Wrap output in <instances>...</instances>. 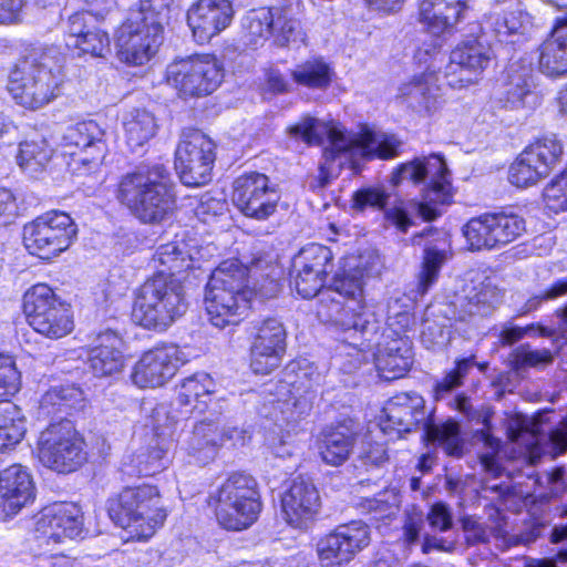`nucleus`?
Here are the masks:
<instances>
[{
  "instance_id": "f257e3e1",
  "label": "nucleus",
  "mask_w": 567,
  "mask_h": 567,
  "mask_svg": "<svg viewBox=\"0 0 567 567\" xmlns=\"http://www.w3.org/2000/svg\"><path fill=\"white\" fill-rule=\"evenodd\" d=\"M287 132L308 145H320L327 140L329 146L323 152L327 162L342 155L351 158L389 159L398 156L402 146V142L394 135L371 130L351 135L339 124L326 123L310 115L301 116Z\"/></svg>"
},
{
  "instance_id": "f03ea898",
  "label": "nucleus",
  "mask_w": 567,
  "mask_h": 567,
  "mask_svg": "<svg viewBox=\"0 0 567 567\" xmlns=\"http://www.w3.org/2000/svg\"><path fill=\"white\" fill-rule=\"evenodd\" d=\"M116 198L146 225H161L177 209L176 186L163 164L138 166L124 174L117 185Z\"/></svg>"
},
{
  "instance_id": "7ed1b4c3",
  "label": "nucleus",
  "mask_w": 567,
  "mask_h": 567,
  "mask_svg": "<svg viewBox=\"0 0 567 567\" xmlns=\"http://www.w3.org/2000/svg\"><path fill=\"white\" fill-rule=\"evenodd\" d=\"M62 82L55 49H34L11 71L8 90L19 105L38 110L60 94Z\"/></svg>"
},
{
  "instance_id": "20e7f679",
  "label": "nucleus",
  "mask_w": 567,
  "mask_h": 567,
  "mask_svg": "<svg viewBox=\"0 0 567 567\" xmlns=\"http://www.w3.org/2000/svg\"><path fill=\"white\" fill-rule=\"evenodd\" d=\"M252 292L247 288V267L237 260L223 261L210 275L205 307L213 326L237 324L250 308Z\"/></svg>"
},
{
  "instance_id": "39448f33",
  "label": "nucleus",
  "mask_w": 567,
  "mask_h": 567,
  "mask_svg": "<svg viewBox=\"0 0 567 567\" xmlns=\"http://www.w3.org/2000/svg\"><path fill=\"white\" fill-rule=\"evenodd\" d=\"M187 308L182 279L157 271L137 289L132 316L141 327L163 331L183 317Z\"/></svg>"
},
{
  "instance_id": "423d86ee",
  "label": "nucleus",
  "mask_w": 567,
  "mask_h": 567,
  "mask_svg": "<svg viewBox=\"0 0 567 567\" xmlns=\"http://www.w3.org/2000/svg\"><path fill=\"white\" fill-rule=\"evenodd\" d=\"M110 518L132 538L147 539L166 519V511L155 486L126 487L107 501Z\"/></svg>"
},
{
  "instance_id": "0eeeda50",
  "label": "nucleus",
  "mask_w": 567,
  "mask_h": 567,
  "mask_svg": "<svg viewBox=\"0 0 567 567\" xmlns=\"http://www.w3.org/2000/svg\"><path fill=\"white\" fill-rule=\"evenodd\" d=\"M362 280L355 274L337 276L330 288L321 292V306L327 317L344 331L359 332L365 340L377 333L374 315L361 302Z\"/></svg>"
},
{
  "instance_id": "6e6552de",
  "label": "nucleus",
  "mask_w": 567,
  "mask_h": 567,
  "mask_svg": "<svg viewBox=\"0 0 567 567\" xmlns=\"http://www.w3.org/2000/svg\"><path fill=\"white\" fill-rule=\"evenodd\" d=\"M216 518L224 528L243 530L250 527L261 512L256 480L246 473L230 474L212 496Z\"/></svg>"
},
{
  "instance_id": "1a4fd4ad",
  "label": "nucleus",
  "mask_w": 567,
  "mask_h": 567,
  "mask_svg": "<svg viewBox=\"0 0 567 567\" xmlns=\"http://www.w3.org/2000/svg\"><path fill=\"white\" fill-rule=\"evenodd\" d=\"M450 172L443 157L432 154L429 157H416L399 165L391 174L390 183L394 187L403 184H424L423 198L425 204L420 205V214L424 219H434L439 213L429 204H445L451 197Z\"/></svg>"
},
{
  "instance_id": "9d476101",
  "label": "nucleus",
  "mask_w": 567,
  "mask_h": 567,
  "mask_svg": "<svg viewBox=\"0 0 567 567\" xmlns=\"http://www.w3.org/2000/svg\"><path fill=\"white\" fill-rule=\"evenodd\" d=\"M23 310L29 324L44 337L59 339L73 330L70 306L45 284L34 285L27 290Z\"/></svg>"
},
{
  "instance_id": "9b49d317",
  "label": "nucleus",
  "mask_w": 567,
  "mask_h": 567,
  "mask_svg": "<svg viewBox=\"0 0 567 567\" xmlns=\"http://www.w3.org/2000/svg\"><path fill=\"white\" fill-rule=\"evenodd\" d=\"M163 23L141 11H128L115 35L118 60L127 65H144L157 52L163 40Z\"/></svg>"
},
{
  "instance_id": "f8f14e48",
  "label": "nucleus",
  "mask_w": 567,
  "mask_h": 567,
  "mask_svg": "<svg viewBox=\"0 0 567 567\" xmlns=\"http://www.w3.org/2000/svg\"><path fill=\"white\" fill-rule=\"evenodd\" d=\"M39 460L59 473L78 470L86 461L84 441L70 420L50 424L40 433Z\"/></svg>"
},
{
  "instance_id": "ddd939ff",
  "label": "nucleus",
  "mask_w": 567,
  "mask_h": 567,
  "mask_svg": "<svg viewBox=\"0 0 567 567\" xmlns=\"http://www.w3.org/2000/svg\"><path fill=\"white\" fill-rule=\"evenodd\" d=\"M223 68L209 54L174 60L166 69V81L183 99L213 93L223 81Z\"/></svg>"
},
{
  "instance_id": "4468645a",
  "label": "nucleus",
  "mask_w": 567,
  "mask_h": 567,
  "mask_svg": "<svg viewBox=\"0 0 567 567\" xmlns=\"http://www.w3.org/2000/svg\"><path fill=\"white\" fill-rule=\"evenodd\" d=\"M76 231V226L68 214L49 212L24 226L23 241L32 255L49 259L66 250Z\"/></svg>"
},
{
  "instance_id": "2eb2a0df",
  "label": "nucleus",
  "mask_w": 567,
  "mask_h": 567,
  "mask_svg": "<svg viewBox=\"0 0 567 567\" xmlns=\"http://www.w3.org/2000/svg\"><path fill=\"white\" fill-rule=\"evenodd\" d=\"M214 161L215 144L210 138L196 130L183 134L175 153V168L184 185L199 187L210 182Z\"/></svg>"
},
{
  "instance_id": "dca6fc26",
  "label": "nucleus",
  "mask_w": 567,
  "mask_h": 567,
  "mask_svg": "<svg viewBox=\"0 0 567 567\" xmlns=\"http://www.w3.org/2000/svg\"><path fill=\"white\" fill-rule=\"evenodd\" d=\"M83 532L80 507L73 503H59L43 508L37 518L33 542L38 554H44L54 545L74 539Z\"/></svg>"
},
{
  "instance_id": "f3484780",
  "label": "nucleus",
  "mask_w": 567,
  "mask_h": 567,
  "mask_svg": "<svg viewBox=\"0 0 567 567\" xmlns=\"http://www.w3.org/2000/svg\"><path fill=\"white\" fill-rule=\"evenodd\" d=\"M563 154L555 136H545L528 145L511 165L508 181L517 187L535 185L549 175Z\"/></svg>"
},
{
  "instance_id": "a211bd4d",
  "label": "nucleus",
  "mask_w": 567,
  "mask_h": 567,
  "mask_svg": "<svg viewBox=\"0 0 567 567\" xmlns=\"http://www.w3.org/2000/svg\"><path fill=\"white\" fill-rule=\"evenodd\" d=\"M370 544V528L362 520L338 526L317 544V554L322 567H340L350 563Z\"/></svg>"
},
{
  "instance_id": "6ab92c4d",
  "label": "nucleus",
  "mask_w": 567,
  "mask_h": 567,
  "mask_svg": "<svg viewBox=\"0 0 567 567\" xmlns=\"http://www.w3.org/2000/svg\"><path fill=\"white\" fill-rule=\"evenodd\" d=\"M280 195L270 186L269 178L260 173H249L236 178L233 202L247 217L265 220L277 209Z\"/></svg>"
},
{
  "instance_id": "aec40b11",
  "label": "nucleus",
  "mask_w": 567,
  "mask_h": 567,
  "mask_svg": "<svg viewBox=\"0 0 567 567\" xmlns=\"http://www.w3.org/2000/svg\"><path fill=\"white\" fill-rule=\"evenodd\" d=\"M286 329L276 318L254 323L250 368L256 374H269L280 365L286 352Z\"/></svg>"
},
{
  "instance_id": "412c9836",
  "label": "nucleus",
  "mask_w": 567,
  "mask_h": 567,
  "mask_svg": "<svg viewBox=\"0 0 567 567\" xmlns=\"http://www.w3.org/2000/svg\"><path fill=\"white\" fill-rule=\"evenodd\" d=\"M104 131L94 121H86L68 128L64 141L80 150L72 153V171L79 175L95 172L106 153Z\"/></svg>"
},
{
  "instance_id": "4be33fe9",
  "label": "nucleus",
  "mask_w": 567,
  "mask_h": 567,
  "mask_svg": "<svg viewBox=\"0 0 567 567\" xmlns=\"http://www.w3.org/2000/svg\"><path fill=\"white\" fill-rule=\"evenodd\" d=\"M225 401L216 396V382L205 372L195 373L183 380L175 399L181 419L192 414L209 412V416L221 415Z\"/></svg>"
},
{
  "instance_id": "5701e85b",
  "label": "nucleus",
  "mask_w": 567,
  "mask_h": 567,
  "mask_svg": "<svg viewBox=\"0 0 567 567\" xmlns=\"http://www.w3.org/2000/svg\"><path fill=\"white\" fill-rule=\"evenodd\" d=\"M491 48L478 40L458 44L450 54L444 68V76L452 87H463L473 83L491 61Z\"/></svg>"
},
{
  "instance_id": "b1692460",
  "label": "nucleus",
  "mask_w": 567,
  "mask_h": 567,
  "mask_svg": "<svg viewBox=\"0 0 567 567\" xmlns=\"http://www.w3.org/2000/svg\"><path fill=\"white\" fill-rule=\"evenodd\" d=\"M176 346L154 348L146 351L134 365L132 381L140 388H156L173 378L184 360Z\"/></svg>"
},
{
  "instance_id": "393cba45",
  "label": "nucleus",
  "mask_w": 567,
  "mask_h": 567,
  "mask_svg": "<svg viewBox=\"0 0 567 567\" xmlns=\"http://www.w3.org/2000/svg\"><path fill=\"white\" fill-rule=\"evenodd\" d=\"M284 517L296 528H306L320 508L317 487L308 477H295L281 497Z\"/></svg>"
},
{
  "instance_id": "a878e982",
  "label": "nucleus",
  "mask_w": 567,
  "mask_h": 567,
  "mask_svg": "<svg viewBox=\"0 0 567 567\" xmlns=\"http://www.w3.org/2000/svg\"><path fill=\"white\" fill-rule=\"evenodd\" d=\"M34 499V483L27 467L12 464L0 471V520L16 516Z\"/></svg>"
},
{
  "instance_id": "bb28decb",
  "label": "nucleus",
  "mask_w": 567,
  "mask_h": 567,
  "mask_svg": "<svg viewBox=\"0 0 567 567\" xmlns=\"http://www.w3.org/2000/svg\"><path fill=\"white\" fill-rule=\"evenodd\" d=\"M234 18L229 0H198L187 11V23L199 43L208 42L225 30Z\"/></svg>"
},
{
  "instance_id": "cd10ccee",
  "label": "nucleus",
  "mask_w": 567,
  "mask_h": 567,
  "mask_svg": "<svg viewBox=\"0 0 567 567\" xmlns=\"http://www.w3.org/2000/svg\"><path fill=\"white\" fill-rule=\"evenodd\" d=\"M507 434L511 441L530 447L533 458L539 456L540 453L556 457L567 451V417L550 432L544 445L542 442L544 437H539L534 425L523 415H516L508 420Z\"/></svg>"
},
{
  "instance_id": "c85d7f7f",
  "label": "nucleus",
  "mask_w": 567,
  "mask_h": 567,
  "mask_svg": "<svg viewBox=\"0 0 567 567\" xmlns=\"http://www.w3.org/2000/svg\"><path fill=\"white\" fill-rule=\"evenodd\" d=\"M380 429L384 434L411 432L414 426L425 421L424 400L416 393H401L388 401L383 409Z\"/></svg>"
},
{
  "instance_id": "c756f323",
  "label": "nucleus",
  "mask_w": 567,
  "mask_h": 567,
  "mask_svg": "<svg viewBox=\"0 0 567 567\" xmlns=\"http://www.w3.org/2000/svg\"><path fill=\"white\" fill-rule=\"evenodd\" d=\"M499 101L513 110L533 109L539 103L529 63L515 61L508 65Z\"/></svg>"
},
{
  "instance_id": "7c9ffc66",
  "label": "nucleus",
  "mask_w": 567,
  "mask_h": 567,
  "mask_svg": "<svg viewBox=\"0 0 567 567\" xmlns=\"http://www.w3.org/2000/svg\"><path fill=\"white\" fill-rule=\"evenodd\" d=\"M437 75L422 73L399 89L398 99L413 112L430 115L437 111L443 103Z\"/></svg>"
},
{
  "instance_id": "2f4dec72",
  "label": "nucleus",
  "mask_w": 567,
  "mask_h": 567,
  "mask_svg": "<svg viewBox=\"0 0 567 567\" xmlns=\"http://www.w3.org/2000/svg\"><path fill=\"white\" fill-rule=\"evenodd\" d=\"M538 68L548 78L567 74V12L557 19L550 37L540 45Z\"/></svg>"
},
{
  "instance_id": "473e14b6",
  "label": "nucleus",
  "mask_w": 567,
  "mask_h": 567,
  "mask_svg": "<svg viewBox=\"0 0 567 567\" xmlns=\"http://www.w3.org/2000/svg\"><path fill=\"white\" fill-rule=\"evenodd\" d=\"M220 415L205 417L197 422L186 441V451L199 465L213 461L223 445V435L219 431Z\"/></svg>"
},
{
  "instance_id": "72a5a7b5",
  "label": "nucleus",
  "mask_w": 567,
  "mask_h": 567,
  "mask_svg": "<svg viewBox=\"0 0 567 567\" xmlns=\"http://www.w3.org/2000/svg\"><path fill=\"white\" fill-rule=\"evenodd\" d=\"M502 301V293L491 281H482L474 286L468 293L457 297L453 302L456 309L455 319L470 321L476 317L491 315Z\"/></svg>"
},
{
  "instance_id": "f704fd0d",
  "label": "nucleus",
  "mask_w": 567,
  "mask_h": 567,
  "mask_svg": "<svg viewBox=\"0 0 567 567\" xmlns=\"http://www.w3.org/2000/svg\"><path fill=\"white\" fill-rule=\"evenodd\" d=\"M355 443V432L346 423L324 429L318 436V453L330 466L342 465L350 456Z\"/></svg>"
},
{
  "instance_id": "c9c22d12",
  "label": "nucleus",
  "mask_w": 567,
  "mask_h": 567,
  "mask_svg": "<svg viewBox=\"0 0 567 567\" xmlns=\"http://www.w3.org/2000/svg\"><path fill=\"white\" fill-rule=\"evenodd\" d=\"M455 313L457 311L452 303L441 308L426 309L421 330V341L426 349L435 351L449 344L452 322L458 321L455 319Z\"/></svg>"
},
{
  "instance_id": "e433bc0d",
  "label": "nucleus",
  "mask_w": 567,
  "mask_h": 567,
  "mask_svg": "<svg viewBox=\"0 0 567 567\" xmlns=\"http://www.w3.org/2000/svg\"><path fill=\"white\" fill-rule=\"evenodd\" d=\"M477 437L483 442L486 449V451L480 455L481 464L487 475V477L482 481V491L484 493L495 494L497 498H504L507 495H511L512 485L508 481V476H506V481H501L499 483L494 482L495 480L501 478L504 474L503 467L496 460L501 441L493 436L488 432V429L482 430Z\"/></svg>"
},
{
  "instance_id": "4c0bfd02",
  "label": "nucleus",
  "mask_w": 567,
  "mask_h": 567,
  "mask_svg": "<svg viewBox=\"0 0 567 567\" xmlns=\"http://www.w3.org/2000/svg\"><path fill=\"white\" fill-rule=\"evenodd\" d=\"M97 344L89 355V363L96 377H106L121 371L123 355L120 350L121 338L113 331H105L97 336Z\"/></svg>"
},
{
  "instance_id": "58836bf2",
  "label": "nucleus",
  "mask_w": 567,
  "mask_h": 567,
  "mask_svg": "<svg viewBox=\"0 0 567 567\" xmlns=\"http://www.w3.org/2000/svg\"><path fill=\"white\" fill-rule=\"evenodd\" d=\"M465 3L466 0H421V21L427 24L432 33H441L462 19Z\"/></svg>"
},
{
  "instance_id": "ea45409f",
  "label": "nucleus",
  "mask_w": 567,
  "mask_h": 567,
  "mask_svg": "<svg viewBox=\"0 0 567 567\" xmlns=\"http://www.w3.org/2000/svg\"><path fill=\"white\" fill-rule=\"evenodd\" d=\"M413 363L412 349L403 339L391 341L375 354L380 378L392 381L406 374Z\"/></svg>"
},
{
  "instance_id": "a19ab883",
  "label": "nucleus",
  "mask_w": 567,
  "mask_h": 567,
  "mask_svg": "<svg viewBox=\"0 0 567 567\" xmlns=\"http://www.w3.org/2000/svg\"><path fill=\"white\" fill-rule=\"evenodd\" d=\"M320 380L321 375L312 362L303 358L293 360L282 371V379L278 384V393L284 391H296L297 393H300V391H316Z\"/></svg>"
},
{
  "instance_id": "79ce46f5",
  "label": "nucleus",
  "mask_w": 567,
  "mask_h": 567,
  "mask_svg": "<svg viewBox=\"0 0 567 567\" xmlns=\"http://www.w3.org/2000/svg\"><path fill=\"white\" fill-rule=\"evenodd\" d=\"M530 24L529 16L520 9L491 12L485 17L482 29L495 35L499 42L512 34L524 33Z\"/></svg>"
},
{
  "instance_id": "37998d69",
  "label": "nucleus",
  "mask_w": 567,
  "mask_h": 567,
  "mask_svg": "<svg viewBox=\"0 0 567 567\" xmlns=\"http://www.w3.org/2000/svg\"><path fill=\"white\" fill-rule=\"evenodd\" d=\"M272 8L248 11L241 19V41L249 49L262 47L271 37Z\"/></svg>"
},
{
  "instance_id": "c03bdc74",
  "label": "nucleus",
  "mask_w": 567,
  "mask_h": 567,
  "mask_svg": "<svg viewBox=\"0 0 567 567\" xmlns=\"http://www.w3.org/2000/svg\"><path fill=\"white\" fill-rule=\"evenodd\" d=\"M126 144L132 151L143 146L156 133L155 116L145 109L128 112L123 120Z\"/></svg>"
},
{
  "instance_id": "a18cd8bd",
  "label": "nucleus",
  "mask_w": 567,
  "mask_h": 567,
  "mask_svg": "<svg viewBox=\"0 0 567 567\" xmlns=\"http://www.w3.org/2000/svg\"><path fill=\"white\" fill-rule=\"evenodd\" d=\"M27 431L20 408L7 401L0 403V452L17 445Z\"/></svg>"
},
{
  "instance_id": "49530a36",
  "label": "nucleus",
  "mask_w": 567,
  "mask_h": 567,
  "mask_svg": "<svg viewBox=\"0 0 567 567\" xmlns=\"http://www.w3.org/2000/svg\"><path fill=\"white\" fill-rule=\"evenodd\" d=\"M296 83L310 89H327L332 82L333 70L322 58H311L291 71Z\"/></svg>"
},
{
  "instance_id": "de8ad7c7",
  "label": "nucleus",
  "mask_w": 567,
  "mask_h": 567,
  "mask_svg": "<svg viewBox=\"0 0 567 567\" xmlns=\"http://www.w3.org/2000/svg\"><path fill=\"white\" fill-rule=\"evenodd\" d=\"M272 17L271 38L276 45L287 47L289 43L305 42L306 33L291 10L284 7H272Z\"/></svg>"
},
{
  "instance_id": "09e8293b",
  "label": "nucleus",
  "mask_w": 567,
  "mask_h": 567,
  "mask_svg": "<svg viewBox=\"0 0 567 567\" xmlns=\"http://www.w3.org/2000/svg\"><path fill=\"white\" fill-rule=\"evenodd\" d=\"M425 433L430 441L437 443L450 456L461 457L464 454V442L460 436V426L454 421L442 424L425 422Z\"/></svg>"
},
{
  "instance_id": "8fccbe9b",
  "label": "nucleus",
  "mask_w": 567,
  "mask_h": 567,
  "mask_svg": "<svg viewBox=\"0 0 567 567\" xmlns=\"http://www.w3.org/2000/svg\"><path fill=\"white\" fill-rule=\"evenodd\" d=\"M332 251L320 244H309L293 258L292 267L326 277L332 271Z\"/></svg>"
},
{
  "instance_id": "3c124183",
  "label": "nucleus",
  "mask_w": 567,
  "mask_h": 567,
  "mask_svg": "<svg viewBox=\"0 0 567 567\" xmlns=\"http://www.w3.org/2000/svg\"><path fill=\"white\" fill-rule=\"evenodd\" d=\"M463 235L472 251L497 248L489 214L470 219L463 227Z\"/></svg>"
},
{
  "instance_id": "603ef678",
  "label": "nucleus",
  "mask_w": 567,
  "mask_h": 567,
  "mask_svg": "<svg viewBox=\"0 0 567 567\" xmlns=\"http://www.w3.org/2000/svg\"><path fill=\"white\" fill-rule=\"evenodd\" d=\"M52 156V150L44 140L20 144L17 156L19 166L30 175L42 172Z\"/></svg>"
},
{
  "instance_id": "864d4df0",
  "label": "nucleus",
  "mask_w": 567,
  "mask_h": 567,
  "mask_svg": "<svg viewBox=\"0 0 567 567\" xmlns=\"http://www.w3.org/2000/svg\"><path fill=\"white\" fill-rule=\"evenodd\" d=\"M153 261L163 267L159 271L175 278H181L179 275L192 267L187 252L177 243L161 245L154 254Z\"/></svg>"
},
{
  "instance_id": "5fc2aeb1",
  "label": "nucleus",
  "mask_w": 567,
  "mask_h": 567,
  "mask_svg": "<svg viewBox=\"0 0 567 567\" xmlns=\"http://www.w3.org/2000/svg\"><path fill=\"white\" fill-rule=\"evenodd\" d=\"M497 248L518 238L525 230V220L517 214H489Z\"/></svg>"
},
{
  "instance_id": "6e6d98bb",
  "label": "nucleus",
  "mask_w": 567,
  "mask_h": 567,
  "mask_svg": "<svg viewBox=\"0 0 567 567\" xmlns=\"http://www.w3.org/2000/svg\"><path fill=\"white\" fill-rule=\"evenodd\" d=\"M110 38L107 32L101 30L96 24L90 30L85 31V34L71 41L69 47L79 49L81 54H90L94 58H104L111 51Z\"/></svg>"
},
{
  "instance_id": "4d7b16f0",
  "label": "nucleus",
  "mask_w": 567,
  "mask_h": 567,
  "mask_svg": "<svg viewBox=\"0 0 567 567\" xmlns=\"http://www.w3.org/2000/svg\"><path fill=\"white\" fill-rule=\"evenodd\" d=\"M289 396L282 402L281 412L286 415L287 422H298L310 414L313 402L317 398V391L297 393L287 391Z\"/></svg>"
},
{
  "instance_id": "13d9d810",
  "label": "nucleus",
  "mask_w": 567,
  "mask_h": 567,
  "mask_svg": "<svg viewBox=\"0 0 567 567\" xmlns=\"http://www.w3.org/2000/svg\"><path fill=\"white\" fill-rule=\"evenodd\" d=\"M167 450L158 444L151 446L147 453H141L136 456V464L132 468H126L128 475L152 476L165 467ZM135 462V460H132Z\"/></svg>"
},
{
  "instance_id": "bf43d9fd",
  "label": "nucleus",
  "mask_w": 567,
  "mask_h": 567,
  "mask_svg": "<svg viewBox=\"0 0 567 567\" xmlns=\"http://www.w3.org/2000/svg\"><path fill=\"white\" fill-rule=\"evenodd\" d=\"M444 255L431 247L424 249L422 269L417 276V293L423 296L436 282Z\"/></svg>"
},
{
  "instance_id": "052dcab7",
  "label": "nucleus",
  "mask_w": 567,
  "mask_h": 567,
  "mask_svg": "<svg viewBox=\"0 0 567 567\" xmlns=\"http://www.w3.org/2000/svg\"><path fill=\"white\" fill-rule=\"evenodd\" d=\"M21 388V373L12 357L0 353V403L10 398Z\"/></svg>"
},
{
  "instance_id": "680f3d73",
  "label": "nucleus",
  "mask_w": 567,
  "mask_h": 567,
  "mask_svg": "<svg viewBox=\"0 0 567 567\" xmlns=\"http://www.w3.org/2000/svg\"><path fill=\"white\" fill-rule=\"evenodd\" d=\"M445 58V53L442 52L441 47L433 39L423 41L414 53L416 63L425 68L424 73H432L433 75H437L442 71Z\"/></svg>"
},
{
  "instance_id": "e2e57ef3",
  "label": "nucleus",
  "mask_w": 567,
  "mask_h": 567,
  "mask_svg": "<svg viewBox=\"0 0 567 567\" xmlns=\"http://www.w3.org/2000/svg\"><path fill=\"white\" fill-rule=\"evenodd\" d=\"M292 274H295L292 284L299 296L305 299H310L319 293L321 297V292L323 291L321 289L324 285L326 277L315 272L303 271L298 267H292Z\"/></svg>"
},
{
  "instance_id": "0e129e2a",
  "label": "nucleus",
  "mask_w": 567,
  "mask_h": 567,
  "mask_svg": "<svg viewBox=\"0 0 567 567\" xmlns=\"http://www.w3.org/2000/svg\"><path fill=\"white\" fill-rule=\"evenodd\" d=\"M389 194L382 187H363L352 195V208L364 210L368 207L383 209L388 203Z\"/></svg>"
},
{
  "instance_id": "69168bd1",
  "label": "nucleus",
  "mask_w": 567,
  "mask_h": 567,
  "mask_svg": "<svg viewBox=\"0 0 567 567\" xmlns=\"http://www.w3.org/2000/svg\"><path fill=\"white\" fill-rule=\"evenodd\" d=\"M526 336L549 337L551 336V330L540 324H528L526 327L504 326L499 333V342L502 346H512Z\"/></svg>"
},
{
  "instance_id": "338daca9",
  "label": "nucleus",
  "mask_w": 567,
  "mask_h": 567,
  "mask_svg": "<svg viewBox=\"0 0 567 567\" xmlns=\"http://www.w3.org/2000/svg\"><path fill=\"white\" fill-rule=\"evenodd\" d=\"M567 296V276L553 281L544 290L530 297L525 303V312L536 310L543 302L555 301Z\"/></svg>"
},
{
  "instance_id": "774afa93",
  "label": "nucleus",
  "mask_w": 567,
  "mask_h": 567,
  "mask_svg": "<svg viewBox=\"0 0 567 567\" xmlns=\"http://www.w3.org/2000/svg\"><path fill=\"white\" fill-rule=\"evenodd\" d=\"M426 520L430 526L440 532H447L453 527V515L450 506L443 502L434 503L427 515Z\"/></svg>"
}]
</instances>
